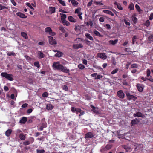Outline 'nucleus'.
Masks as SVG:
<instances>
[{
    "instance_id": "39",
    "label": "nucleus",
    "mask_w": 153,
    "mask_h": 153,
    "mask_svg": "<svg viewBox=\"0 0 153 153\" xmlns=\"http://www.w3.org/2000/svg\"><path fill=\"white\" fill-rule=\"evenodd\" d=\"M34 65L36 67L38 68L40 67L39 62L38 61L35 62H34Z\"/></svg>"
},
{
    "instance_id": "37",
    "label": "nucleus",
    "mask_w": 153,
    "mask_h": 153,
    "mask_svg": "<svg viewBox=\"0 0 153 153\" xmlns=\"http://www.w3.org/2000/svg\"><path fill=\"white\" fill-rule=\"evenodd\" d=\"M147 72V77H149V76H151L150 75L151 72L149 69H148L146 71Z\"/></svg>"
},
{
    "instance_id": "62",
    "label": "nucleus",
    "mask_w": 153,
    "mask_h": 153,
    "mask_svg": "<svg viewBox=\"0 0 153 153\" xmlns=\"http://www.w3.org/2000/svg\"><path fill=\"white\" fill-rule=\"evenodd\" d=\"M125 23L126 25H130V23L129 22H127L126 19L124 20Z\"/></svg>"
},
{
    "instance_id": "11",
    "label": "nucleus",
    "mask_w": 153,
    "mask_h": 153,
    "mask_svg": "<svg viewBox=\"0 0 153 153\" xmlns=\"http://www.w3.org/2000/svg\"><path fill=\"white\" fill-rule=\"evenodd\" d=\"M93 133L91 132H89L85 134V138L86 139L91 138L94 137Z\"/></svg>"
},
{
    "instance_id": "33",
    "label": "nucleus",
    "mask_w": 153,
    "mask_h": 153,
    "mask_svg": "<svg viewBox=\"0 0 153 153\" xmlns=\"http://www.w3.org/2000/svg\"><path fill=\"white\" fill-rule=\"evenodd\" d=\"M94 33L97 36L99 37H102V36L101 35L100 33L96 30H95L94 31Z\"/></svg>"
},
{
    "instance_id": "31",
    "label": "nucleus",
    "mask_w": 153,
    "mask_h": 153,
    "mask_svg": "<svg viewBox=\"0 0 153 153\" xmlns=\"http://www.w3.org/2000/svg\"><path fill=\"white\" fill-rule=\"evenodd\" d=\"M62 53L61 52L58 51L55 56L56 57H60L62 56Z\"/></svg>"
},
{
    "instance_id": "12",
    "label": "nucleus",
    "mask_w": 153,
    "mask_h": 153,
    "mask_svg": "<svg viewBox=\"0 0 153 153\" xmlns=\"http://www.w3.org/2000/svg\"><path fill=\"white\" fill-rule=\"evenodd\" d=\"M139 122V121L137 118L132 120L131 123V126H132L135 124H137Z\"/></svg>"
},
{
    "instance_id": "6",
    "label": "nucleus",
    "mask_w": 153,
    "mask_h": 153,
    "mask_svg": "<svg viewBox=\"0 0 153 153\" xmlns=\"http://www.w3.org/2000/svg\"><path fill=\"white\" fill-rule=\"evenodd\" d=\"M126 94L128 99L129 100H135L137 99V97H136L133 95H130L129 93H126Z\"/></svg>"
},
{
    "instance_id": "58",
    "label": "nucleus",
    "mask_w": 153,
    "mask_h": 153,
    "mask_svg": "<svg viewBox=\"0 0 153 153\" xmlns=\"http://www.w3.org/2000/svg\"><path fill=\"white\" fill-rule=\"evenodd\" d=\"M117 8L120 10H123V7L120 4H119L117 5Z\"/></svg>"
},
{
    "instance_id": "43",
    "label": "nucleus",
    "mask_w": 153,
    "mask_h": 153,
    "mask_svg": "<svg viewBox=\"0 0 153 153\" xmlns=\"http://www.w3.org/2000/svg\"><path fill=\"white\" fill-rule=\"evenodd\" d=\"M26 5L27 6H28V7H29L30 9L33 10H34V8H33V7L32 6L31 4L29 3H26Z\"/></svg>"
},
{
    "instance_id": "57",
    "label": "nucleus",
    "mask_w": 153,
    "mask_h": 153,
    "mask_svg": "<svg viewBox=\"0 0 153 153\" xmlns=\"http://www.w3.org/2000/svg\"><path fill=\"white\" fill-rule=\"evenodd\" d=\"M48 95V94L47 92H44L42 94V96L44 97H47Z\"/></svg>"
},
{
    "instance_id": "63",
    "label": "nucleus",
    "mask_w": 153,
    "mask_h": 153,
    "mask_svg": "<svg viewBox=\"0 0 153 153\" xmlns=\"http://www.w3.org/2000/svg\"><path fill=\"white\" fill-rule=\"evenodd\" d=\"M93 2V1L92 0H91L90 2H89L87 4V6L88 7H89L90 6H91Z\"/></svg>"
},
{
    "instance_id": "45",
    "label": "nucleus",
    "mask_w": 153,
    "mask_h": 153,
    "mask_svg": "<svg viewBox=\"0 0 153 153\" xmlns=\"http://www.w3.org/2000/svg\"><path fill=\"white\" fill-rule=\"evenodd\" d=\"M112 146L109 145H107L106 146L105 149V150H108L112 147Z\"/></svg>"
},
{
    "instance_id": "55",
    "label": "nucleus",
    "mask_w": 153,
    "mask_h": 153,
    "mask_svg": "<svg viewBox=\"0 0 153 153\" xmlns=\"http://www.w3.org/2000/svg\"><path fill=\"white\" fill-rule=\"evenodd\" d=\"M137 38V37L136 36H134L133 38L132 43L133 44H134L135 42L136 39Z\"/></svg>"
},
{
    "instance_id": "53",
    "label": "nucleus",
    "mask_w": 153,
    "mask_h": 153,
    "mask_svg": "<svg viewBox=\"0 0 153 153\" xmlns=\"http://www.w3.org/2000/svg\"><path fill=\"white\" fill-rule=\"evenodd\" d=\"M62 89L63 90L65 91H67L68 90V87L66 85H64L62 87Z\"/></svg>"
},
{
    "instance_id": "29",
    "label": "nucleus",
    "mask_w": 153,
    "mask_h": 153,
    "mask_svg": "<svg viewBox=\"0 0 153 153\" xmlns=\"http://www.w3.org/2000/svg\"><path fill=\"white\" fill-rule=\"evenodd\" d=\"M128 8L130 10H133L134 9V5L133 3H131L128 6Z\"/></svg>"
},
{
    "instance_id": "18",
    "label": "nucleus",
    "mask_w": 153,
    "mask_h": 153,
    "mask_svg": "<svg viewBox=\"0 0 153 153\" xmlns=\"http://www.w3.org/2000/svg\"><path fill=\"white\" fill-rule=\"evenodd\" d=\"M76 111L77 114L79 113H80V114H79V116L81 115H83L84 114V112L83 111H82L81 109L79 108H77Z\"/></svg>"
},
{
    "instance_id": "44",
    "label": "nucleus",
    "mask_w": 153,
    "mask_h": 153,
    "mask_svg": "<svg viewBox=\"0 0 153 153\" xmlns=\"http://www.w3.org/2000/svg\"><path fill=\"white\" fill-rule=\"evenodd\" d=\"M37 153H43L45 152V151L43 149L42 150H36Z\"/></svg>"
},
{
    "instance_id": "17",
    "label": "nucleus",
    "mask_w": 153,
    "mask_h": 153,
    "mask_svg": "<svg viewBox=\"0 0 153 153\" xmlns=\"http://www.w3.org/2000/svg\"><path fill=\"white\" fill-rule=\"evenodd\" d=\"M118 41V39H116L114 40H110L109 41L108 43L109 45H115Z\"/></svg>"
},
{
    "instance_id": "27",
    "label": "nucleus",
    "mask_w": 153,
    "mask_h": 153,
    "mask_svg": "<svg viewBox=\"0 0 153 153\" xmlns=\"http://www.w3.org/2000/svg\"><path fill=\"white\" fill-rule=\"evenodd\" d=\"M71 3L73 6L76 7L79 4L75 0H71Z\"/></svg>"
},
{
    "instance_id": "14",
    "label": "nucleus",
    "mask_w": 153,
    "mask_h": 153,
    "mask_svg": "<svg viewBox=\"0 0 153 153\" xmlns=\"http://www.w3.org/2000/svg\"><path fill=\"white\" fill-rule=\"evenodd\" d=\"M68 20L72 22L75 23L77 22V20L71 16L68 17Z\"/></svg>"
},
{
    "instance_id": "30",
    "label": "nucleus",
    "mask_w": 153,
    "mask_h": 153,
    "mask_svg": "<svg viewBox=\"0 0 153 153\" xmlns=\"http://www.w3.org/2000/svg\"><path fill=\"white\" fill-rule=\"evenodd\" d=\"M137 88L139 91L142 92L143 89L142 87L140 84H138L137 85Z\"/></svg>"
},
{
    "instance_id": "13",
    "label": "nucleus",
    "mask_w": 153,
    "mask_h": 153,
    "mask_svg": "<svg viewBox=\"0 0 153 153\" xmlns=\"http://www.w3.org/2000/svg\"><path fill=\"white\" fill-rule=\"evenodd\" d=\"M16 15L17 16L21 18H27V16H25L24 14L20 12H17L16 13Z\"/></svg>"
},
{
    "instance_id": "61",
    "label": "nucleus",
    "mask_w": 153,
    "mask_h": 153,
    "mask_svg": "<svg viewBox=\"0 0 153 153\" xmlns=\"http://www.w3.org/2000/svg\"><path fill=\"white\" fill-rule=\"evenodd\" d=\"M46 124H45L44 125V126H41L39 128V130L41 131H42L43 130V128L46 127Z\"/></svg>"
},
{
    "instance_id": "20",
    "label": "nucleus",
    "mask_w": 153,
    "mask_h": 153,
    "mask_svg": "<svg viewBox=\"0 0 153 153\" xmlns=\"http://www.w3.org/2000/svg\"><path fill=\"white\" fill-rule=\"evenodd\" d=\"M136 14H134L131 17L132 20L134 23H136L137 21V19L136 18Z\"/></svg>"
},
{
    "instance_id": "36",
    "label": "nucleus",
    "mask_w": 153,
    "mask_h": 153,
    "mask_svg": "<svg viewBox=\"0 0 153 153\" xmlns=\"http://www.w3.org/2000/svg\"><path fill=\"white\" fill-rule=\"evenodd\" d=\"M78 67L79 69L81 70L84 69L85 68V66L81 64L78 65Z\"/></svg>"
},
{
    "instance_id": "28",
    "label": "nucleus",
    "mask_w": 153,
    "mask_h": 153,
    "mask_svg": "<svg viewBox=\"0 0 153 153\" xmlns=\"http://www.w3.org/2000/svg\"><path fill=\"white\" fill-rule=\"evenodd\" d=\"M27 120V119L26 117H23L20 120V123H25Z\"/></svg>"
},
{
    "instance_id": "21",
    "label": "nucleus",
    "mask_w": 153,
    "mask_h": 153,
    "mask_svg": "<svg viewBox=\"0 0 153 153\" xmlns=\"http://www.w3.org/2000/svg\"><path fill=\"white\" fill-rule=\"evenodd\" d=\"M103 12L104 13L110 15L112 16H114V14L112 12L109 10H104Z\"/></svg>"
},
{
    "instance_id": "5",
    "label": "nucleus",
    "mask_w": 153,
    "mask_h": 153,
    "mask_svg": "<svg viewBox=\"0 0 153 153\" xmlns=\"http://www.w3.org/2000/svg\"><path fill=\"white\" fill-rule=\"evenodd\" d=\"M81 8L80 7H78L75 9V13L77 14L79 19L81 20H82L83 18L81 15L82 14V13L81 12Z\"/></svg>"
},
{
    "instance_id": "42",
    "label": "nucleus",
    "mask_w": 153,
    "mask_h": 153,
    "mask_svg": "<svg viewBox=\"0 0 153 153\" xmlns=\"http://www.w3.org/2000/svg\"><path fill=\"white\" fill-rule=\"evenodd\" d=\"M135 7L138 11L140 12L141 11L139 6L137 4L135 5Z\"/></svg>"
},
{
    "instance_id": "50",
    "label": "nucleus",
    "mask_w": 153,
    "mask_h": 153,
    "mask_svg": "<svg viewBox=\"0 0 153 153\" xmlns=\"http://www.w3.org/2000/svg\"><path fill=\"white\" fill-rule=\"evenodd\" d=\"M149 42H151L153 41V36H150L148 38Z\"/></svg>"
},
{
    "instance_id": "7",
    "label": "nucleus",
    "mask_w": 153,
    "mask_h": 153,
    "mask_svg": "<svg viewBox=\"0 0 153 153\" xmlns=\"http://www.w3.org/2000/svg\"><path fill=\"white\" fill-rule=\"evenodd\" d=\"M117 95L121 99H123L125 97V94L122 90H120L117 92Z\"/></svg>"
},
{
    "instance_id": "54",
    "label": "nucleus",
    "mask_w": 153,
    "mask_h": 153,
    "mask_svg": "<svg viewBox=\"0 0 153 153\" xmlns=\"http://www.w3.org/2000/svg\"><path fill=\"white\" fill-rule=\"evenodd\" d=\"M118 69H117V68L116 69H115L113 70L111 72V73L112 74H114L117 73V72L118 71Z\"/></svg>"
},
{
    "instance_id": "8",
    "label": "nucleus",
    "mask_w": 153,
    "mask_h": 153,
    "mask_svg": "<svg viewBox=\"0 0 153 153\" xmlns=\"http://www.w3.org/2000/svg\"><path fill=\"white\" fill-rule=\"evenodd\" d=\"M97 57L103 59H105L107 58V56L105 54L103 53H98L97 56Z\"/></svg>"
},
{
    "instance_id": "35",
    "label": "nucleus",
    "mask_w": 153,
    "mask_h": 153,
    "mask_svg": "<svg viewBox=\"0 0 153 153\" xmlns=\"http://www.w3.org/2000/svg\"><path fill=\"white\" fill-rule=\"evenodd\" d=\"M62 22L64 25H65L66 26H69L70 25V23L69 22L66 21V20Z\"/></svg>"
},
{
    "instance_id": "64",
    "label": "nucleus",
    "mask_w": 153,
    "mask_h": 153,
    "mask_svg": "<svg viewBox=\"0 0 153 153\" xmlns=\"http://www.w3.org/2000/svg\"><path fill=\"white\" fill-rule=\"evenodd\" d=\"M77 108H76L74 107H72L71 108V110L73 112H74L76 111Z\"/></svg>"
},
{
    "instance_id": "41",
    "label": "nucleus",
    "mask_w": 153,
    "mask_h": 153,
    "mask_svg": "<svg viewBox=\"0 0 153 153\" xmlns=\"http://www.w3.org/2000/svg\"><path fill=\"white\" fill-rule=\"evenodd\" d=\"M59 29L62 32L64 33L65 32L64 28L62 26H59Z\"/></svg>"
},
{
    "instance_id": "48",
    "label": "nucleus",
    "mask_w": 153,
    "mask_h": 153,
    "mask_svg": "<svg viewBox=\"0 0 153 153\" xmlns=\"http://www.w3.org/2000/svg\"><path fill=\"white\" fill-rule=\"evenodd\" d=\"M95 4L96 5H103V4L99 1H95Z\"/></svg>"
},
{
    "instance_id": "49",
    "label": "nucleus",
    "mask_w": 153,
    "mask_h": 153,
    "mask_svg": "<svg viewBox=\"0 0 153 153\" xmlns=\"http://www.w3.org/2000/svg\"><path fill=\"white\" fill-rule=\"evenodd\" d=\"M4 9H7V8L6 7L3 6L1 4H0V10H2Z\"/></svg>"
},
{
    "instance_id": "26",
    "label": "nucleus",
    "mask_w": 153,
    "mask_h": 153,
    "mask_svg": "<svg viewBox=\"0 0 153 153\" xmlns=\"http://www.w3.org/2000/svg\"><path fill=\"white\" fill-rule=\"evenodd\" d=\"M85 36L86 37L89 39V40H90L91 41H93V38L92 37V36H91V35L88 33H86L85 34Z\"/></svg>"
},
{
    "instance_id": "25",
    "label": "nucleus",
    "mask_w": 153,
    "mask_h": 153,
    "mask_svg": "<svg viewBox=\"0 0 153 153\" xmlns=\"http://www.w3.org/2000/svg\"><path fill=\"white\" fill-rule=\"evenodd\" d=\"M12 132V131L11 129H8L5 133V135L7 137L9 136L11 134Z\"/></svg>"
},
{
    "instance_id": "47",
    "label": "nucleus",
    "mask_w": 153,
    "mask_h": 153,
    "mask_svg": "<svg viewBox=\"0 0 153 153\" xmlns=\"http://www.w3.org/2000/svg\"><path fill=\"white\" fill-rule=\"evenodd\" d=\"M131 67L132 68H137L138 65L136 64H133L131 65Z\"/></svg>"
},
{
    "instance_id": "2",
    "label": "nucleus",
    "mask_w": 153,
    "mask_h": 153,
    "mask_svg": "<svg viewBox=\"0 0 153 153\" xmlns=\"http://www.w3.org/2000/svg\"><path fill=\"white\" fill-rule=\"evenodd\" d=\"M1 75L9 81H12L14 80L13 75L12 74H9L6 72H2L1 73Z\"/></svg>"
},
{
    "instance_id": "10",
    "label": "nucleus",
    "mask_w": 153,
    "mask_h": 153,
    "mask_svg": "<svg viewBox=\"0 0 153 153\" xmlns=\"http://www.w3.org/2000/svg\"><path fill=\"white\" fill-rule=\"evenodd\" d=\"M54 108V106L51 104H46V109L48 110H51Z\"/></svg>"
},
{
    "instance_id": "16",
    "label": "nucleus",
    "mask_w": 153,
    "mask_h": 153,
    "mask_svg": "<svg viewBox=\"0 0 153 153\" xmlns=\"http://www.w3.org/2000/svg\"><path fill=\"white\" fill-rule=\"evenodd\" d=\"M61 19L62 22L66 20L67 16L66 14L63 13H60Z\"/></svg>"
},
{
    "instance_id": "1",
    "label": "nucleus",
    "mask_w": 153,
    "mask_h": 153,
    "mask_svg": "<svg viewBox=\"0 0 153 153\" xmlns=\"http://www.w3.org/2000/svg\"><path fill=\"white\" fill-rule=\"evenodd\" d=\"M53 68L54 70H58L66 73L68 72L69 70L66 67L60 64L59 62H54L52 65Z\"/></svg>"
},
{
    "instance_id": "34",
    "label": "nucleus",
    "mask_w": 153,
    "mask_h": 153,
    "mask_svg": "<svg viewBox=\"0 0 153 153\" xmlns=\"http://www.w3.org/2000/svg\"><path fill=\"white\" fill-rule=\"evenodd\" d=\"M93 22L91 20H89L88 22H87V25L88 26H90L91 28L93 26Z\"/></svg>"
},
{
    "instance_id": "15",
    "label": "nucleus",
    "mask_w": 153,
    "mask_h": 153,
    "mask_svg": "<svg viewBox=\"0 0 153 153\" xmlns=\"http://www.w3.org/2000/svg\"><path fill=\"white\" fill-rule=\"evenodd\" d=\"M83 46V45L81 44H74L73 45V47L75 49H78L82 48Z\"/></svg>"
},
{
    "instance_id": "23",
    "label": "nucleus",
    "mask_w": 153,
    "mask_h": 153,
    "mask_svg": "<svg viewBox=\"0 0 153 153\" xmlns=\"http://www.w3.org/2000/svg\"><path fill=\"white\" fill-rule=\"evenodd\" d=\"M91 108L93 109L92 111L95 113H98L99 112L97 108L95 107L93 105H91Z\"/></svg>"
},
{
    "instance_id": "40",
    "label": "nucleus",
    "mask_w": 153,
    "mask_h": 153,
    "mask_svg": "<svg viewBox=\"0 0 153 153\" xmlns=\"http://www.w3.org/2000/svg\"><path fill=\"white\" fill-rule=\"evenodd\" d=\"M59 2L62 5L65 6L66 4L65 2L62 0H58Z\"/></svg>"
},
{
    "instance_id": "56",
    "label": "nucleus",
    "mask_w": 153,
    "mask_h": 153,
    "mask_svg": "<svg viewBox=\"0 0 153 153\" xmlns=\"http://www.w3.org/2000/svg\"><path fill=\"white\" fill-rule=\"evenodd\" d=\"M103 76L100 75H98L97 76L96 78H95V79H99L100 78H102Z\"/></svg>"
},
{
    "instance_id": "60",
    "label": "nucleus",
    "mask_w": 153,
    "mask_h": 153,
    "mask_svg": "<svg viewBox=\"0 0 153 153\" xmlns=\"http://www.w3.org/2000/svg\"><path fill=\"white\" fill-rule=\"evenodd\" d=\"M12 4L14 6H16V3L14 0H10Z\"/></svg>"
},
{
    "instance_id": "4",
    "label": "nucleus",
    "mask_w": 153,
    "mask_h": 153,
    "mask_svg": "<svg viewBox=\"0 0 153 153\" xmlns=\"http://www.w3.org/2000/svg\"><path fill=\"white\" fill-rule=\"evenodd\" d=\"M48 37L49 39V43L54 46H55L57 43L56 40L52 36H48Z\"/></svg>"
},
{
    "instance_id": "19",
    "label": "nucleus",
    "mask_w": 153,
    "mask_h": 153,
    "mask_svg": "<svg viewBox=\"0 0 153 153\" xmlns=\"http://www.w3.org/2000/svg\"><path fill=\"white\" fill-rule=\"evenodd\" d=\"M38 57L39 59L43 58L44 56V54L41 51H39L37 53Z\"/></svg>"
},
{
    "instance_id": "38",
    "label": "nucleus",
    "mask_w": 153,
    "mask_h": 153,
    "mask_svg": "<svg viewBox=\"0 0 153 153\" xmlns=\"http://www.w3.org/2000/svg\"><path fill=\"white\" fill-rule=\"evenodd\" d=\"M19 138L22 140H24L25 139V135L22 134H20L19 135Z\"/></svg>"
},
{
    "instance_id": "51",
    "label": "nucleus",
    "mask_w": 153,
    "mask_h": 153,
    "mask_svg": "<svg viewBox=\"0 0 153 153\" xmlns=\"http://www.w3.org/2000/svg\"><path fill=\"white\" fill-rule=\"evenodd\" d=\"M7 55L9 56L11 55H15V53L13 52H9L7 53Z\"/></svg>"
},
{
    "instance_id": "9",
    "label": "nucleus",
    "mask_w": 153,
    "mask_h": 153,
    "mask_svg": "<svg viewBox=\"0 0 153 153\" xmlns=\"http://www.w3.org/2000/svg\"><path fill=\"white\" fill-rule=\"evenodd\" d=\"M133 116L134 117H139L144 118L145 117L144 114L140 112H137L136 113L134 114Z\"/></svg>"
},
{
    "instance_id": "59",
    "label": "nucleus",
    "mask_w": 153,
    "mask_h": 153,
    "mask_svg": "<svg viewBox=\"0 0 153 153\" xmlns=\"http://www.w3.org/2000/svg\"><path fill=\"white\" fill-rule=\"evenodd\" d=\"M153 19V13H152L150 14L149 17V19L150 20H152Z\"/></svg>"
},
{
    "instance_id": "3",
    "label": "nucleus",
    "mask_w": 153,
    "mask_h": 153,
    "mask_svg": "<svg viewBox=\"0 0 153 153\" xmlns=\"http://www.w3.org/2000/svg\"><path fill=\"white\" fill-rule=\"evenodd\" d=\"M45 32L52 36H54L56 34V33L52 31L49 27H47L45 29Z\"/></svg>"
},
{
    "instance_id": "32",
    "label": "nucleus",
    "mask_w": 153,
    "mask_h": 153,
    "mask_svg": "<svg viewBox=\"0 0 153 153\" xmlns=\"http://www.w3.org/2000/svg\"><path fill=\"white\" fill-rule=\"evenodd\" d=\"M124 148L127 152L130 151L131 150V148L129 146H124Z\"/></svg>"
},
{
    "instance_id": "46",
    "label": "nucleus",
    "mask_w": 153,
    "mask_h": 153,
    "mask_svg": "<svg viewBox=\"0 0 153 153\" xmlns=\"http://www.w3.org/2000/svg\"><path fill=\"white\" fill-rule=\"evenodd\" d=\"M150 25V22L149 21V20H147L145 23V25L147 27H148Z\"/></svg>"
},
{
    "instance_id": "52",
    "label": "nucleus",
    "mask_w": 153,
    "mask_h": 153,
    "mask_svg": "<svg viewBox=\"0 0 153 153\" xmlns=\"http://www.w3.org/2000/svg\"><path fill=\"white\" fill-rule=\"evenodd\" d=\"M25 58L26 59L28 62H29L31 61V59L28 56H25Z\"/></svg>"
},
{
    "instance_id": "24",
    "label": "nucleus",
    "mask_w": 153,
    "mask_h": 153,
    "mask_svg": "<svg viewBox=\"0 0 153 153\" xmlns=\"http://www.w3.org/2000/svg\"><path fill=\"white\" fill-rule=\"evenodd\" d=\"M21 34L22 36L25 39H28V36L24 32H21Z\"/></svg>"
},
{
    "instance_id": "22",
    "label": "nucleus",
    "mask_w": 153,
    "mask_h": 153,
    "mask_svg": "<svg viewBox=\"0 0 153 153\" xmlns=\"http://www.w3.org/2000/svg\"><path fill=\"white\" fill-rule=\"evenodd\" d=\"M49 11L51 13H53L55 12V8L54 7H50L49 9Z\"/></svg>"
}]
</instances>
